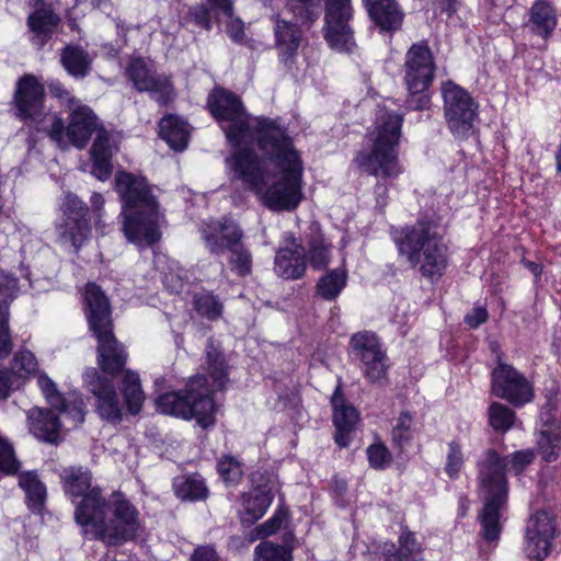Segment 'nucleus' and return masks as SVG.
<instances>
[{
  "instance_id": "ddd939ff",
  "label": "nucleus",
  "mask_w": 561,
  "mask_h": 561,
  "mask_svg": "<svg viewBox=\"0 0 561 561\" xmlns=\"http://www.w3.org/2000/svg\"><path fill=\"white\" fill-rule=\"evenodd\" d=\"M353 14L351 0H324L322 33L331 49L352 54L356 48L354 30L351 25Z\"/></svg>"
},
{
  "instance_id": "6e6d98bb",
  "label": "nucleus",
  "mask_w": 561,
  "mask_h": 561,
  "mask_svg": "<svg viewBox=\"0 0 561 561\" xmlns=\"http://www.w3.org/2000/svg\"><path fill=\"white\" fill-rule=\"evenodd\" d=\"M366 453L369 465L374 469H385L391 461V455L383 444H373Z\"/></svg>"
},
{
  "instance_id": "37998d69",
  "label": "nucleus",
  "mask_w": 561,
  "mask_h": 561,
  "mask_svg": "<svg viewBox=\"0 0 561 561\" xmlns=\"http://www.w3.org/2000/svg\"><path fill=\"white\" fill-rule=\"evenodd\" d=\"M488 415L489 423L496 433L508 432L516 421L515 412L507 405L500 402H493L490 404Z\"/></svg>"
},
{
  "instance_id": "4d7b16f0",
  "label": "nucleus",
  "mask_w": 561,
  "mask_h": 561,
  "mask_svg": "<svg viewBox=\"0 0 561 561\" xmlns=\"http://www.w3.org/2000/svg\"><path fill=\"white\" fill-rule=\"evenodd\" d=\"M37 385L47 402L51 407H58L62 394L58 391L56 383L45 373L38 374Z\"/></svg>"
},
{
  "instance_id": "7c9ffc66",
  "label": "nucleus",
  "mask_w": 561,
  "mask_h": 561,
  "mask_svg": "<svg viewBox=\"0 0 561 561\" xmlns=\"http://www.w3.org/2000/svg\"><path fill=\"white\" fill-rule=\"evenodd\" d=\"M159 136L171 149L183 151L190 138V128L186 121L178 115H167L159 123Z\"/></svg>"
},
{
  "instance_id": "9d476101",
  "label": "nucleus",
  "mask_w": 561,
  "mask_h": 561,
  "mask_svg": "<svg viewBox=\"0 0 561 561\" xmlns=\"http://www.w3.org/2000/svg\"><path fill=\"white\" fill-rule=\"evenodd\" d=\"M45 96L44 84L36 76L27 73L20 77L12 100L15 116L34 125L37 131L47 134L57 145H64V119L45 110Z\"/></svg>"
},
{
  "instance_id": "f257e3e1",
  "label": "nucleus",
  "mask_w": 561,
  "mask_h": 561,
  "mask_svg": "<svg viewBox=\"0 0 561 561\" xmlns=\"http://www.w3.org/2000/svg\"><path fill=\"white\" fill-rule=\"evenodd\" d=\"M260 157L252 148H239L226 158L231 180L240 181L274 211H293L302 199V161L285 127L263 121Z\"/></svg>"
},
{
  "instance_id": "338daca9",
  "label": "nucleus",
  "mask_w": 561,
  "mask_h": 561,
  "mask_svg": "<svg viewBox=\"0 0 561 561\" xmlns=\"http://www.w3.org/2000/svg\"><path fill=\"white\" fill-rule=\"evenodd\" d=\"M49 91L54 96L60 100L68 101L71 104V106L76 104L73 98H71L70 95V92L66 90L59 81L51 82L49 84Z\"/></svg>"
},
{
  "instance_id": "393cba45",
  "label": "nucleus",
  "mask_w": 561,
  "mask_h": 561,
  "mask_svg": "<svg viewBox=\"0 0 561 561\" xmlns=\"http://www.w3.org/2000/svg\"><path fill=\"white\" fill-rule=\"evenodd\" d=\"M273 21L275 48L278 51V60L290 70L298 56L302 31L296 23H291L279 16H273Z\"/></svg>"
},
{
  "instance_id": "bf43d9fd",
  "label": "nucleus",
  "mask_w": 561,
  "mask_h": 561,
  "mask_svg": "<svg viewBox=\"0 0 561 561\" xmlns=\"http://www.w3.org/2000/svg\"><path fill=\"white\" fill-rule=\"evenodd\" d=\"M190 561H221V559L213 546L205 545L194 549Z\"/></svg>"
},
{
  "instance_id": "052dcab7",
  "label": "nucleus",
  "mask_w": 561,
  "mask_h": 561,
  "mask_svg": "<svg viewBox=\"0 0 561 561\" xmlns=\"http://www.w3.org/2000/svg\"><path fill=\"white\" fill-rule=\"evenodd\" d=\"M489 318V312L484 307H474L469 313L465 317V323L468 324L471 329H477L482 323L486 322Z\"/></svg>"
},
{
  "instance_id": "69168bd1",
  "label": "nucleus",
  "mask_w": 561,
  "mask_h": 561,
  "mask_svg": "<svg viewBox=\"0 0 561 561\" xmlns=\"http://www.w3.org/2000/svg\"><path fill=\"white\" fill-rule=\"evenodd\" d=\"M16 286H18V280L16 278L10 276V275H5V274H0V294L5 296V297H9L13 294V291L16 289Z\"/></svg>"
},
{
  "instance_id": "3c124183",
  "label": "nucleus",
  "mask_w": 561,
  "mask_h": 561,
  "mask_svg": "<svg viewBox=\"0 0 561 561\" xmlns=\"http://www.w3.org/2000/svg\"><path fill=\"white\" fill-rule=\"evenodd\" d=\"M217 471L226 483H237L242 477L241 463L231 456H224L218 460Z\"/></svg>"
},
{
  "instance_id": "cd10ccee",
  "label": "nucleus",
  "mask_w": 561,
  "mask_h": 561,
  "mask_svg": "<svg viewBox=\"0 0 561 561\" xmlns=\"http://www.w3.org/2000/svg\"><path fill=\"white\" fill-rule=\"evenodd\" d=\"M114 145L111 134L99 129L90 150L92 160V174L100 181H106L113 171L112 157Z\"/></svg>"
},
{
  "instance_id": "1a4fd4ad",
  "label": "nucleus",
  "mask_w": 561,
  "mask_h": 561,
  "mask_svg": "<svg viewBox=\"0 0 561 561\" xmlns=\"http://www.w3.org/2000/svg\"><path fill=\"white\" fill-rule=\"evenodd\" d=\"M208 107L213 116L224 123L228 142L234 147L248 148L247 145L255 141L259 147L260 128L263 121L272 122L276 127H283L276 119L267 117L251 118L241 99L225 89H215L208 96Z\"/></svg>"
},
{
  "instance_id": "79ce46f5",
  "label": "nucleus",
  "mask_w": 561,
  "mask_h": 561,
  "mask_svg": "<svg viewBox=\"0 0 561 561\" xmlns=\"http://www.w3.org/2000/svg\"><path fill=\"white\" fill-rule=\"evenodd\" d=\"M54 408L67 415L73 426L84 422L85 404L82 394L78 391H70L66 396H61V401L58 402V407Z\"/></svg>"
},
{
  "instance_id": "2f4dec72",
  "label": "nucleus",
  "mask_w": 561,
  "mask_h": 561,
  "mask_svg": "<svg viewBox=\"0 0 561 561\" xmlns=\"http://www.w3.org/2000/svg\"><path fill=\"white\" fill-rule=\"evenodd\" d=\"M172 486L176 497L182 501H205L209 495L206 480L197 472L175 477Z\"/></svg>"
},
{
  "instance_id": "7ed1b4c3",
  "label": "nucleus",
  "mask_w": 561,
  "mask_h": 561,
  "mask_svg": "<svg viewBox=\"0 0 561 561\" xmlns=\"http://www.w3.org/2000/svg\"><path fill=\"white\" fill-rule=\"evenodd\" d=\"M535 458L531 449L518 450L510 456L501 457L496 450L486 449L479 458L478 482L483 507L478 516L481 525V536L488 542H496L502 531L503 513L507 504L506 468L519 473Z\"/></svg>"
},
{
  "instance_id": "a211bd4d",
  "label": "nucleus",
  "mask_w": 561,
  "mask_h": 561,
  "mask_svg": "<svg viewBox=\"0 0 561 561\" xmlns=\"http://www.w3.org/2000/svg\"><path fill=\"white\" fill-rule=\"evenodd\" d=\"M84 381L88 390L95 398V410L100 417L111 423H119L123 417V407L113 380L95 368H89L84 373Z\"/></svg>"
},
{
  "instance_id": "b1692460",
  "label": "nucleus",
  "mask_w": 561,
  "mask_h": 561,
  "mask_svg": "<svg viewBox=\"0 0 561 561\" xmlns=\"http://www.w3.org/2000/svg\"><path fill=\"white\" fill-rule=\"evenodd\" d=\"M98 117L87 105L76 103L69 114L68 125H64L65 144L57 145L67 148L69 145L83 149L92 134L98 130Z\"/></svg>"
},
{
  "instance_id": "c85d7f7f",
  "label": "nucleus",
  "mask_w": 561,
  "mask_h": 561,
  "mask_svg": "<svg viewBox=\"0 0 561 561\" xmlns=\"http://www.w3.org/2000/svg\"><path fill=\"white\" fill-rule=\"evenodd\" d=\"M30 432L37 439L57 444L59 439L60 421L59 416L47 409L32 408L27 412Z\"/></svg>"
},
{
  "instance_id": "aec40b11",
  "label": "nucleus",
  "mask_w": 561,
  "mask_h": 561,
  "mask_svg": "<svg viewBox=\"0 0 561 561\" xmlns=\"http://www.w3.org/2000/svg\"><path fill=\"white\" fill-rule=\"evenodd\" d=\"M557 528L554 519L545 511H539L527 522L524 551L528 559L545 560L552 547Z\"/></svg>"
},
{
  "instance_id": "5701e85b",
  "label": "nucleus",
  "mask_w": 561,
  "mask_h": 561,
  "mask_svg": "<svg viewBox=\"0 0 561 561\" xmlns=\"http://www.w3.org/2000/svg\"><path fill=\"white\" fill-rule=\"evenodd\" d=\"M307 252L301 242L286 233L274 260L275 273L284 279H299L306 273Z\"/></svg>"
},
{
  "instance_id": "4be33fe9",
  "label": "nucleus",
  "mask_w": 561,
  "mask_h": 561,
  "mask_svg": "<svg viewBox=\"0 0 561 561\" xmlns=\"http://www.w3.org/2000/svg\"><path fill=\"white\" fill-rule=\"evenodd\" d=\"M202 239L209 253L220 255L242 242L243 231L231 218L209 220L199 227Z\"/></svg>"
},
{
  "instance_id": "39448f33",
  "label": "nucleus",
  "mask_w": 561,
  "mask_h": 561,
  "mask_svg": "<svg viewBox=\"0 0 561 561\" xmlns=\"http://www.w3.org/2000/svg\"><path fill=\"white\" fill-rule=\"evenodd\" d=\"M115 187L123 202V231L128 241L152 245L160 240L158 202L141 176L119 171Z\"/></svg>"
},
{
  "instance_id": "423d86ee",
  "label": "nucleus",
  "mask_w": 561,
  "mask_h": 561,
  "mask_svg": "<svg viewBox=\"0 0 561 561\" xmlns=\"http://www.w3.org/2000/svg\"><path fill=\"white\" fill-rule=\"evenodd\" d=\"M392 239L399 254L424 278L435 283L446 272L449 251L444 242V230L436 220L421 218L394 231Z\"/></svg>"
},
{
  "instance_id": "603ef678",
  "label": "nucleus",
  "mask_w": 561,
  "mask_h": 561,
  "mask_svg": "<svg viewBox=\"0 0 561 561\" xmlns=\"http://www.w3.org/2000/svg\"><path fill=\"white\" fill-rule=\"evenodd\" d=\"M12 351V340L9 329V306L0 301V357H7Z\"/></svg>"
},
{
  "instance_id": "680f3d73",
  "label": "nucleus",
  "mask_w": 561,
  "mask_h": 561,
  "mask_svg": "<svg viewBox=\"0 0 561 561\" xmlns=\"http://www.w3.org/2000/svg\"><path fill=\"white\" fill-rule=\"evenodd\" d=\"M285 514L282 512L275 513L270 519L261 525V533L264 536H271L275 534L283 525Z\"/></svg>"
},
{
  "instance_id": "0e129e2a",
  "label": "nucleus",
  "mask_w": 561,
  "mask_h": 561,
  "mask_svg": "<svg viewBox=\"0 0 561 561\" xmlns=\"http://www.w3.org/2000/svg\"><path fill=\"white\" fill-rule=\"evenodd\" d=\"M193 18H194V21L201 25L202 27L206 28V30H210L211 27V22H210V15H209V10L202 5V7H198L196 8L193 12Z\"/></svg>"
},
{
  "instance_id": "8fccbe9b",
  "label": "nucleus",
  "mask_w": 561,
  "mask_h": 561,
  "mask_svg": "<svg viewBox=\"0 0 561 561\" xmlns=\"http://www.w3.org/2000/svg\"><path fill=\"white\" fill-rule=\"evenodd\" d=\"M465 459L461 445L457 440L448 443L446 455L445 472L451 479L456 480L463 467Z\"/></svg>"
},
{
  "instance_id": "f03ea898",
  "label": "nucleus",
  "mask_w": 561,
  "mask_h": 561,
  "mask_svg": "<svg viewBox=\"0 0 561 561\" xmlns=\"http://www.w3.org/2000/svg\"><path fill=\"white\" fill-rule=\"evenodd\" d=\"M205 359L211 386L206 376L196 375L190 378L183 390L167 392L157 399V408L161 413L195 420L203 430L214 426L216 422L213 392L225 389L229 381L226 356L213 337L207 340Z\"/></svg>"
},
{
  "instance_id": "e2e57ef3",
  "label": "nucleus",
  "mask_w": 561,
  "mask_h": 561,
  "mask_svg": "<svg viewBox=\"0 0 561 561\" xmlns=\"http://www.w3.org/2000/svg\"><path fill=\"white\" fill-rule=\"evenodd\" d=\"M228 19H229V22L227 24L228 35L230 36V38L233 42H241L244 37L243 22L238 18L234 19L233 14L231 15V18H228Z\"/></svg>"
},
{
  "instance_id": "58836bf2",
  "label": "nucleus",
  "mask_w": 561,
  "mask_h": 561,
  "mask_svg": "<svg viewBox=\"0 0 561 561\" xmlns=\"http://www.w3.org/2000/svg\"><path fill=\"white\" fill-rule=\"evenodd\" d=\"M122 392L129 413H139L145 400V393L137 373L130 370L125 373L122 381Z\"/></svg>"
},
{
  "instance_id": "c756f323",
  "label": "nucleus",
  "mask_w": 561,
  "mask_h": 561,
  "mask_svg": "<svg viewBox=\"0 0 561 561\" xmlns=\"http://www.w3.org/2000/svg\"><path fill=\"white\" fill-rule=\"evenodd\" d=\"M60 23V18L50 8L36 9L27 18V26L32 32L31 41L39 49L53 36L54 30Z\"/></svg>"
},
{
  "instance_id": "09e8293b",
  "label": "nucleus",
  "mask_w": 561,
  "mask_h": 561,
  "mask_svg": "<svg viewBox=\"0 0 561 561\" xmlns=\"http://www.w3.org/2000/svg\"><path fill=\"white\" fill-rule=\"evenodd\" d=\"M18 376V380L36 371L37 360L34 354L27 350H21L13 356L11 368Z\"/></svg>"
},
{
  "instance_id": "0eeeda50",
  "label": "nucleus",
  "mask_w": 561,
  "mask_h": 561,
  "mask_svg": "<svg viewBox=\"0 0 561 561\" xmlns=\"http://www.w3.org/2000/svg\"><path fill=\"white\" fill-rule=\"evenodd\" d=\"M402 123V115L378 107L374 129L367 134L370 149L359 151L355 158L363 172L377 179H393L402 172L398 159Z\"/></svg>"
},
{
  "instance_id": "4c0bfd02",
  "label": "nucleus",
  "mask_w": 561,
  "mask_h": 561,
  "mask_svg": "<svg viewBox=\"0 0 561 561\" xmlns=\"http://www.w3.org/2000/svg\"><path fill=\"white\" fill-rule=\"evenodd\" d=\"M157 264L165 289L172 294L182 291L187 280V275L179 262L168 257H160Z\"/></svg>"
},
{
  "instance_id": "6ab92c4d",
  "label": "nucleus",
  "mask_w": 561,
  "mask_h": 561,
  "mask_svg": "<svg viewBox=\"0 0 561 561\" xmlns=\"http://www.w3.org/2000/svg\"><path fill=\"white\" fill-rule=\"evenodd\" d=\"M252 482L255 486L243 495L241 522L244 525H252L265 515L279 486L276 477L267 472L256 471Z\"/></svg>"
},
{
  "instance_id": "4468645a",
  "label": "nucleus",
  "mask_w": 561,
  "mask_h": 561,
  "mask_svg": "<svg viewBox=\"0 0 561 561\" xmlns=\"http://www.w3.org/2000/svg\"><path fill=\"white\" fill-rule=\"evenodd\" d=\"M444 116L451 134L457 138H468L478 115V104L460 85L446 81L442 85Z\"/></svg>"
},
{
  "instance_id": "c03bdc74",
  "label": "nucleus",
  "mask_w": 561,
  "mask_h": 561,
  "mask_svg": "<svg viewBox=\"0 0 561 561\" xmlns=\"http://www.w3.org/2000/svg\"><path fill=\"white\" fill-rule=\"evenodd\" d=\"M193 304L196 312L208 320L214 321L221 317L224 306L219 298L210 291L195 294Z\"/></svg>"
},
{
  "instance_id": "473e14b6",
  "label": "nucleus",
  "mask_w": 561,
  "mask_h": 561,
  "mask_svg": "<svg viewBox=\"0 0 561 561\" xmlns=\"http://www.w3.org/2000/svg\"><path fill=\"white\" fill-rule=\"evenodd\" d=\"M19 486L25 493V503L33 513H41L45 507L47 490L37 471L26 470L19 473Z\"/></svg>"
},
{
  "instance_id": "dca6fc26",
  "label": "nucleus",
  "mask_w": 561,
  "mask_h": 561,
  "mask_svg": "<svg viewBox=\"0 0 561 561\" xmlns=\"http://www.w3.org/2000/svg\"><path fill=\"white\" fill-rule=\"evenodd\" d=\"M492 393L516 408L524 407L534 399V387L526 376L500 356L491 371Z\"/></svg>"
},
{
  "instance_id": "412c9836",
  "label": "nucleus",
  "mask_w": 561,
  "mask_h": 561,
  "mask_svg": "<svg viewBox=\"0 0 561 561\" xmlns=\"http://www.w3.org/2000/svg\"><path fill=\"white\" fill-rule=\"evenodd\" d=\"M62 488L67 496L71 499L75 504V519L78 525L82 523L80 517L81 508L87 504V500L93 493H98L95 497L103 495L102 489L99 485H92L91 471L82 466L65 468L60 474Z\"/></svg>"
},
{
  "instance_id": "f3484780",
  "label": "nucleus",
  "mask_w": 561,
  "mask_h": 561,
  "mask_svg": "<svg viewBox=\"0 0 561 561\" xmlns=\"http://www.w3.org/2000/svg\"><path fill=\"white\" fill-rule=\"evenodd\" d=\"M126 76L138 92H148L160 105H167L174 99V88L170 79L157 73L145 59H130L126 67Z\"/></svg>"
},
{
  "instance_id": "6e6552de",
  "label": "nucleus",
  "mask_w": 561,
  "mask_h": 561,
  "mask_svg": "<svg viewBox=\"0 0 561 561\" xmlns=\"http://www.w3.org/2000/svg\"><path fill=\"white\" fill-rule=\"evenodd\" d=\"M84 309L89 328L98 340V363L103 373L114 376L123 370L127 353L113 333L110 301L94 283L85 286Z\"/></svg>"
},
{
  "instance_id": "bb28decb",
  "label": "nucleus",
  "mask_w": 561,
  "mask_h": 561,
  "mask_svg": "<svg viewBox=\"0 0 561 561\" xmlns=\"http://www.w3.org/2000/svg\"><path fill=\"white\" fill-rule=\"evenodd\" d=\"M377 561H424L422 543L415 533L404 529L398 538V547L386 542L377 554Z\"/></svg>"
},
{
  "instance_id": "a18cd8bd",
  "label": "nucleus",
  "mask_w": 561,
  "mask_h": 561,
  "mask_svg": "<svg viewBox=\"0 0 561 561\" xmlns=\"http://www.w3.org/2000/svg\"><path fill=\"white\" fill-rule=\"evenodd\" d=\"M413 416L409 412H401L396 419L391 431V440L394 447L402 449L413 438Z\"/></svg>"
},
{
  "instance_id": "864d4df0",
  "label": "nucleus",
  "mask_w": 561,
  "mask_h": 561,
  "mask_svg": "<svg viewBox=\"0 0 561 561\" xmlns=\"http://www.w3.org/2000/svg\"><path fill=\"white\" fill-rule=\"evenodd\" d=\"M308 254L310 264L316 270H320L329 263V248L320 237L310 241Z\"/></svg>"
},
{
  "instance_id": "e433bc0d",
  "label": "nucleus",
  "mask_w": 561,
  "mask_h": 561,
  "mask_svg": "<svg viewBox=\"0 0 561 561\" xmlns=\"http://www.w3.org/2000/svg\"><path fill=\"white\" fill-rule=\"evenodd\" d=\"M347 284V272L339 267L328 271L316 284V295L325 301L335 300Z\"/></svg>"
},
{
  "instance_id": "49530a36",
  "label": "nucleus",
  "mask_w": 561,
  "mask_h": 561,
  "mask_svg": "<svg viewBox=\"0 0 561 561\" xmlns=\"http://www.w3.org/2000/svg\"><path fill=\"white\" fill-rule=\"evenodd\" d=\"M291 549L272 541H262L254 548V561H291Z\"/></svg>"
},
{
  "instance_id": "f8f14e48",
  "label": "nucleus",
  "mask_w": 561,
  "mask_h": 561,
  "mask_svg": "<svg viewBox=\"0 0 561 561\" xmlns=\"http://www.w3.org/2000/svg\"><path fill=\"white\" fill-rule=\"evenodd\" d=\"M350 353L369 382L383 385L387 381L388 356L375 332L364 330L354 333L350 339Z\"/></svg>"
},
{
  "instance_id": "a19ab883",
  "label": "nucleus",
  "mask_w": 561,
  "mask_h": 561,
  "mask_svg": "<svg viewBox=\"0 0 561 561\" xmlns=\"http://www.w3.org/2000/svg\"><path fill=\"white\" fill-rule=\"evenodd\" d=\"M537 450L545 461H556L561 454V431L538 430Z\"/></svg>"
},
{
  "instance_id": "c9c22d12",
  "label": "nucleus",
  "mask_w": 561,
  "mask_h": 561,
  "mask_svg": "<svg viewBox=\"0 0 561 561\" xmlns=\"http://www.w3.org/2000/svg\"><path fill=\"white\" fill-rule=\"evenodd\" d=\"M60 61L70 76L82 79L91 70L92 58L82 47L68 45L61 51Z\"/></svg>"
},
{
  "instance_id": "f704fd0d",
  "label": "nucleus",
  "mask_w": 561,
  "mask_h": 561,
  "mask_svg": "<svg viewBox=\"0 0 561 561\" xmlns=\"http://www.w3.org/2000/svg\"><path fill=\"white\" fill-rule=\"evenodd\" d=\"M368 14L380 32L392 34L399 30L403 21V12L396 0L379 2L367 9Z\"/></svg>"
},
{
  "instance_id": "a878e982",
  "label": "nucleus",
  "mask_w": 561,
  "mask_h": 561,
  "mask_svg": "<svg viewBox=\"0 0 561 561\" xmlns=\"http://www.w3.org/2000/svg\"><path fill=\"white\" fill-rule=\"evenodd\" d=\"M333 424L335 426L334 440L341 448H346L352 442V434L358 421V413L352 405L345 404L340 387L332 394Z\"/></svg>"
},
{
  "instance_id": "774afa93",
  "label": "nucleus",
  "mask_w": 561,
  "mask_h": 561,
  "mask_svg": "<svg viewBox=\"0 0 561 561\" xmlns=\"http://www.w3.org/2000/svg\"><path fill=\"white\" fill-rule=\"evenodd\" d=\"M208 2L214 10L224 14L226 18H231L233 10L231 0H208Z\"/></svg>"
},
{
  "instance_id": "9b49d317",
  "label": "nucleus",
  "mask_w": 561,
  "mask_h": 561,
  "mask_svg": "<svg viewBox=\"0 0 561 561\" xmlns=\"http://www.w3.org/2000/svg\"><path fill=\"white\" fill-rule=\"evenodd\" d=\"M435 59L427 42L414 43L405 53L403 80L408 90L405 107L423 111L430 106L428 89L435 77Z\"/></svg>"
},
{
  "instance_id": "2eb2a0df",
  "label": "nucleus",
  "mask_w": 561,
  "mask_h": 561,
  "mask_svg": "<svg viewBox=\"0 0 561 561\" xmlns=\"http://www.w3.org/2000/svg\"><path fill=\"white\" fill-rule=\"evenodd\" d=\"M60 210L61 218L56 224L58 240L61 244H70L79 251L91 232L89 209L77 195L67 193Z\"/></svg>"
},
{
  "instance_id": "ea45409f",
  "label": "nucleus",
  "mask_w": 561,
  "mask_h": 561,
  "mask_svg": "<svg viewBox=\"0 0 561 561\" xmlns=\"http://www.w3.org/2000/svg\"><path fill=\"white\" fill-rule=\"evenodd\" d=\"M287 9L301 26L310 27L319 18L320 0H287Z\"/></svg>"
},
{
  "instance_id": "de8ad7c7",
  "label": "nucleus",
  "mask_w": 561,
  "mask_h": 561,
  "mask_svg": "<svg viewBox=\"0 0 561 561\" xmlns=\"http://www.w3.org/2000/svg\"><path fill=\"white\" fill-rule=\"evenodd\" d=\"M229 252L231 254L229 262L232 271L239 276L249 275L252 271V255L243 242L230 249Z\"/></svg>"
},
{
  "instance_id": "20e7f679",
  "label": "nucleus",
  "mask_w": 561,
  "mask_h": 561,
  "mask_svg": "<svg viewBox=\"0 0 561 561\" xmlns=\"http://www.w3.org/2000/svg\"><path fill=\"white\" fill-rule=\"evenodd\" d=\"M93 493L80 511L81 527L90 539L106 546H121L135 539L141 528L139 512L119 491L107 497Z\"/></svg>"
},
{
  "instance_id": "5fc2aeb1",
  "label": "nucleus",
  "mask_w": 561,
  "mask_h": 561,
  "mask_svg": "<svg viewBox=\"0 0 561 561\" xmlns=\"http://www.w3.org/2000/svg\"><path fill=\"white\" fill-rule=\"evenodd\" d=\"M557 404L548 401L540 409L538 430L561 431L560 423L557 419Z\"/></svg>"
},
{
  "instance_id": "72a5a7b5",
  "label": "nucleus",
  "mask_w": 561,
  "mask_h": 561,
  "mask_svg": "<svg viewBox=\"0 0 561 561\" xmlns=\"http://www.w3.org/2000/svg\"><path fill=\"white\" fill-rule=\"evenodd\" d=\"M529 28L542 37L548 38L557 26L554 8L546 0H537L529 9Z\"/></svg>"
},
{
  "instance_id": "13d9d810",
  "label": "nucleus",
  "mask_w": 561,
  "mask_h": 561,
  "mask_svg": "<svg viewBox=\"0 0 561 561\" xmlns=\"http://www.w3.org/2000/svg\"><path fill=\"white\" fill-rule=\"evenodd\" d=\"M20 386L16 374L9 368L0 369V400H5Z\"/></svg>"
}]
</instances>
